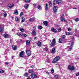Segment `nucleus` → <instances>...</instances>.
<instances>
[{
	"instance_id": "obj_1",
	"label": "nucleus",
	"mask_w": 79,
	"mask_h": 79,
	"mask_svg": "<svg viewBox=\"0 0 79 79\" xmlns=\"http://www.w3.org/2000/svg\"><path fill=\"white\" fill-rule=\"evenodd\" d=\"M60 60V56H57L54 58L53 60L52 63L55 64L57 63V61Z\"/></svg>"
},
{
	"instance_id": "obj_2",
	"label": "nucleus",
	"mask_w": 79,
	"mask_h": 79,
	"mask_svg": "<svg viewBox=\"0 0 79 79\" xmlns=\"http://www.w3.org/2000/svg\"><path fill=\"white\" fill-rule=\"evenodd\" d=\"M27 54L28 56H31V51L30 50H26Z\"/></svg>"
},
{
	"instance_id": "obj_3",
	"label": "nucleus",
	"mask_w": 79,
	"mask_h": 79,
	"mask_svg": "<svg viewBox=\"0 0 79 79\" xmlns=\"http://www.w3.org/2000/svg\"><path fill=\"white\" fill-rule=\"evenodd\" d=\"M25 53L23 51H21L19 55L20 57H24Z\"/></svg>"
},
{
	"instance_id": "obj_4",
	"label": "nucleus",
	"mask_w": 79,
	"mask_h": 79,
	"mask_svg": "<svg viewBox=\"0 0 79 79\" xmlns=\"http://www.w3.org/2000/svg\"><path fill=\"white\" fill-rule=\"evenodd\" d=\"M31 77L32 79H35V78H36L37 77V76L36 75V74L34 73L31 74Z\"/></svg>"
},
{
	"instance_id": "obj_5",
	"label": "nucleus",
	"mask_w": 79,
	"mask_h": 79,
	"mask_svg": "<svg viewBox=\"0 0 79 79\" xmlns=\"http://www.w3.org/2000/svg\"><path fill=\"white\" fill-rule=\"evenodd\" d=\"M32 34L33 36H35L36 35L37 33H36V31L35 29L33 30L32 31Z\"/></svg>"
},
{
	"instance_id": "obj_6",
	"label": "nucleus",
	"mask_w": 79,
	"mask_h": 79,
	"mask_svg": "<svg viewBox=\"0 0 79 79\" xmlns=\"http://www.w3.org/2000/svg\"><path fill=\"white\" fill-rule=\"evenodd\" d=\"M75 68L74 66H73L72 67H71V66H69L68 67V69L69 70H71V71H73V70H74L75 69Z\"/></svg>"
},
{
	"instance_id": "obj_7",
	"label": "nucleus",
	"mask_w": 79,
	"mask_h": 79,
	"mask_svg": "<svg viewBox=\"0 0 79 79\" xmlns=\"http://www.w3.org/2000/svg\"><path fill=\"white\" fill-rule=\"evenodd\" d=\"M16 34L19 36H22V35H23V32H19V33H17Z\"/></svg>"
},
{
	"instance_id": "obj_8",
	"label": "nucleus",
	"mask_w": 79,
	"mask_h": 79,
	"mask_svg": "<svg viewBox=\"0 0 79 79\" xmlns=\"http://www.w3.org/2000/svg\"><path fill=\"white\" fill-rule=\"evenodd\" d=\"M9 35L8 34H7V33H5L4 34V38H5V39H7V38H8V36H9Z\"/></svg>"
},
{
	"instance_id": "obj_9",
	"label": "nucleus",
	"mask_w": 79,
	"mask_h": 79,
	"mask_svg": "<svg viewBox=\"0 0 79 79\" xmlns=\"http://www.w3.org/2000/svg\"><path fill=\"white\" fill-rule=\"evenodd\" d=\"M58 9V7L57 6H54V11L55 13H56L57 12V10Z\"/></svg>"
},
{
	"instance_id": "obj_10",
	"label": "nucleus",
	"mask_w": 79,
	"mask_h": 79,
	"mask_svg": "<svg viewBox=\"0 0 79 79\" xmlns=\"http://www.w3.org/2000/svg\"><path fill=\"white\" fill-rule=\"evenodd\" d=\"M74 44V42H73L72 43V44H71V45L70 46V47L69 49V51H71V50L72 49V47H73V45Z\"/></svg>"
},
{
	"instance_id": "obj_11",
	"label": "nucleus",
	"mask_w": 79,
	"mask_h": 79,
	"mask_svg": "<svg viewBox=\"0 0 79 79\" xmlns=\"http://www.w3.org/2000/svg\"><path fill=\"white\" fill-rule=\"evenodd\" d=\"M57 4H61L63 3V1L62 0H57Z\"/></svg>"
},
{
	"instance_id": "obj_12",
	"label": "nucleus",
	"mask_w": 79,
	"mask_h": 79,
	"mask_svg": "<svg viewBox=\"0 0 79 79\" xmlns=\"http://www.w3.org/2000/svg\"><path fill=\"white\" fill-rule=\"evenodd\" d=\"M60 19L62 22L63 23L65 21V19L62 16L61 18Z\"/></svg>"
},
{
	"instance_id": "obj_13",
	"label": "nucleus",
	"mask_w": 79,
	"mask_h": 79,
	"mask_svg": "<svg viewBox=\"0 0 79 79\" xmlns=\"http://www.w3.org/2000/svg\"><path fill=\"white\" fill-rule=\"evenodd\" d=\"M34 20H35V19H34V18H30L29 20V21L30 22H33V21H34Z\"/></svg>"
},
{
	"instance_id": "obj_14",
	"label": "nucleus",
	"mask_w": 79,
	"mask_h": 79,
	"mask_svg": "<svg viewBox=\"0 0 79 79\" xmlns=\"http://www.w3.org/2000/svg\"><path fill=\"white\" fill-rule=\"evenodd\" d=\"M63 42V40L61 39H59V43H60V44H62Z\"/></svg>"
},
{
	"instance_id": "obj_15",
	"label": "nucleus",
	"mask_w": 79,
	"mask_h": 79,
	"mask_svg": "<svg viewBox=\"0 0 79 79\" xmlns=\"http://www.w3.org/2000/svg\"><path fill=\"white\" fill-rule=\"evenodd\" d=\"M37 45L38 47H41V45H42V43L40 41H38L37 43Z\"/></svg>"
},
{
	"instance_id": "obj_16",
	"label": "nucleus",
	"mask_w": 79,
	"mask_h": 79,
	"mask_svg": "<svg viewBox=\"0 0 79 79\" xmlns=\"http://www.w3.org/2000/svg\"><path fill=\"white\" fill-rule=\"evenodd\" d=\"M51 31L52 32H54L55 33H56V32H57L56 30L54 29L53 28H52Z\"/></svg>"
},
{
	"instance_id": "obj_17",
	"label": "nucleus",
	"mask_w": 79,
	"mask_h": 79,
	"mask_svg": "<svg viewBox=\"0 0 79 79\" xmlns=\"http://www.w3.org/2000/svg\"><path fill=\"white\" fill-rule=\"evenodd\" d=\"M12 48L14 50H16L17 48L16 46L13 45L12 46Z\"/></svg>"
},
{
	"instance_id": "obj_18",
	"label": "nucleus",
	"mask_w": 79,
	"mask_h": 79,
	"mask_svg": "<svg viewBox=\"0 0 79 79\" xmlns=\"http://www.w3.org/2000/svg\"><path fill=\"white\" fill-rule=\"evenodd\" d=\"M28 7H29V4H25L24 6V8H25V9H27Z\"/></svg>"
},
{
	"instance_id": "obj_19",
	"label": "nucleus",
	"mask_w": 79,
	"mask_h": 79,
	"mask_svg": "<svg viewBox=\"0 0 79 79\" xmlns=\"http://www.w3.org/2000/svg\"><path fill=\"white\" fill-rule=\"evenodd\" d=\"M55 53V48H52V53L53 54Z\"/></svg>"
},
{
	"instance_id": "obj_20",
	"label": "nucleus",
	"mask_w": 79,
	"mask_h": 79,
	"mask_svg": "<svg viewBox=\"0 0 79 79\" xmlns=\"http://www.w3.org/2000/svg\"><path fill=\"white\" fill-rule=\"evenodd\" d=\"M57 3H58L57 0H54V1L53 2V4L55 5Z\"/></svg>"
},
{
	"instance_id": "obj_21",
	"label": "nucleus",
	"mask_w": 79,
	"mask_h": 79,
	"mask_svg": "<svg viewBox=\"0 0 79 79\" xmlns=\"http://www.w3.org/2000/svg\"><path fill=\"white\" fill-rule=\"evenodd\" d=\"M38 9L40 10H42V7L40 6V5H39L37 6Z\"/></svg>"
},
{
	"instance_id": "obj_22",
	"label": "nucleus",
	"mask_w": 79,
	"mask_h": 79,
	"mask_svg": "<svg viewBox=\"0 0 79 79\" xmlns=\"http://www.w3.org/2000/svg\"><path fill=\"white\" fill-rule=\"evenodd\" d=\"M24 21H25V18H24V17H22V23H23V22H24Z\"/></svg>"
},
{
	"instance_id": "obj_23",
	"label": "nucleus",
	"mask_w": 79,
	"mask_h": 79,
	"mask_svg": "<svg viewBox=\"0 0 79 79\" xmlns=\"http://www.w3.org/2000/svg\"><path fill=\"white\" fill-rule=\"evenodd\" d=\"M43 23H44L45 26H47V25H48V23L47 21H44L43 22Z\"/></svg>"
},
{
	"instance_id": "obj_24",
	"label": "nucleus",
	"mask_w": 79,
	"mask_h": 79,
	"mask_svg": "<svg viewBox=\"0 0 79 79\" xmlns=\"http://www.w3.org/2000/svg\"><path fill=\"white\" fill-rule=\"evenodd\" d=\"M25 2L27 3H29L31 2V0H25Z\"/></svg>"
},
{
	"instance_id": "obj_25",
	"label": "nucleus",
	"mask_w": 79,
	"mask_h": 79,
	"mask_svg": "<svg viewBox=\"0 0 79 79\" xmlns=\"http://www.w3.org/2000/svg\"><path fill=\"white\" fill-rule=\"evenodd\" d=\"M13 6V5L11 4H9L8 5V7H9V8H12Z\"/></svg>"
},
{
	"instance_id": "obj_26",
	"label": "nucleus",
	"mask_w": 79,
	"mask_h": 79,
	"mask_svg": "<svg viewBox=\"0 0 79 79\" xmlns=\"http://www.w3.org/2000/svg\"><path fill=\"white\" fill-rule=\"evenodd\" d=\"M34 72V71H33V70L31 69V70H30L28 71V73H33Z\"/></svg>"
},
{
	"instance_id": "obj_27",
	"label": "nucleus",
	"mask_w": 79,
	"mask_h": 79,
	"mask_svg": "<svg viewBox=\"0 0 79 79\" xmlns=\"http://www.w3.org/2000/svg\"><path fill=\"white\" fill-rule=\"evenodd\" d=\"M14 13L15 15H18V10H16L15 12Z\"/></svg>"
},
{
	"instance_id": "obj_28",
	"label": "nucleus",
	"mask_w": 79,
	"mask_h": 79,
	"mask_svg": "<svg viewBox=\"0 0 79 79\" xmlns=\"http://www.w3.org/2000/svg\"><path fill=\"white\" fill-rule=\"evenodd\" d=\"M45 9L46 10H48V4L46 3V6L45 7Z\"/></svg>"
},
{
	"instance_id": "obj_29",
	"label": "nucleus",
	"mask_w": 79,
	"mask_h": 79,
	"mask_svg": "<svg viewBox=\"0 0 79 79\" xmlns=\"http://www.w3.org/2000/svg\"><path fill=\"white\" fill-rule=\"evenodd\" d=\"M19 18L18 17L15 18V20L16 21H19Z\"/></svg>"
},
{
	"instance_id": "obj_30",
	"label": "nucleus",
	"mask_w": 79,
	"mask_h": 79,
	"mask_svg": "<svg viewBox=\"0 0 79 79\" xmlns=\"http://www.w3.org/2000/svg\"><path fill=\"white\" fill-rule=\"evenodd\" d=\"M65 34L66 35H71V33L69 32H65Z\"/></svg>"
},
{
	"instance_id": "obj_31",
	"label": "nucleus",
	"mask_w": 79,
	"mask_h": 79,
	"mask_svg": "<svg viewBox=\"0 0 79 79\" xmlns=\"http://www.w3.org/2000/svg\"><path fill=\"white\" fill-rule=\"evenodd\" d=\"M61 38H62L63 39H65V38H66V36L65 35H62L61 36Z\"/></svg>"
},
{
	"instance_id": "obj_32",
	"label": "nucleus",
	"mask_w": 79,
	"mask_h": 79,
	"mask_svg": "<svg viewBox=\"0 0 79 79\" xmlns=\"http://www.w3.org/2000/svg\"><path fill=\"white\" fill-rule=\"evenodd\" d=\"M28 75H29V74L28 73H25L24 74V76H25L26 77H28Z\"/></svg>"
},
{
	"instance_id": "obj_33",
	"label": "nucleus",
	"mask_w": 79,
	"mask_h": 79,
	"mask_svg": "<svg viewBox=\"0 0 79 79\" xmlns=\"http://www.w3.org/2000/svg\"><path fill=\"white\" fill-rule=\"evenodd\" d=\"M52 43H54L55 44V43H56V40H55V39L54 38L52 40Z\"/></svg>"
},
{
	"instance_id": "obj_34",
	"label": "nucleus",
	"mask_w": 79,
	"mask_h": 79,
	"mask_svg": "<svg viewBox=\"0 0 79 79\" xmlns=\"http://www.w3.org/2000/svg\"><path fill=\"white\" fill-rule=\"evenodd\" d=\"M26 43L27 45H29V44H30V41L29 40H27L26 42Z\"/></svg>"
},
{
	"instance_id": "obj_35",
	"label": "nucleus",
	"mask_w": 79,
	"mask_h": 79,
	"mask_svg": "<svg viewBox=\"0 0 79 79\" xmlns=\"http://www.w3.org/2000/svg\"><path fill=\"white\" fill-rule=\"evenodd\" d=\"M4 70L2 69H1L0 70V73H1L2 74L4 73Z\"/></svg>"
},
{
	"instance_id": "obj_36",
	"label": "nucleus",
	"mask_w": 79,
	"mask_h": 79,
	"mask_svg": "<svg viewBox=\"0 0 79 79\" xmlns=\"http://www.w3.org/2000/svg\"><path fill=\"white\" fill-rule=\"evenodd\" d=\"M55 43H52L51 44V46L53 47V46H55Z\"/></svg>"
},
{
	"instance_id": "obj_37",
	"label": "nucleus",
	"mask_w": 79,
	"mask_h": 79,
	"mask_svg": "<svg viewBox=\"0 0 79 79\" xmlns=\"http://www.w3.org/2000/svg\"><path fill=\"white\" fill-rule=\"evenodd\" d=\"M3 15L4 17H6L7 16V14L6 12H4Z\"/></svg>"
},
{
	"instance_id": "obj_38",
	"label": "nucleus",
	"mask_w": 79,
	"mask_h": 79,
	"mask_svg": "<svg viewBox=\"0 0 79 79\" xmlns=\"http://www.w3.org/2000/svg\"><path fill=\"white\" fill-rule=\"evenodd\" d=\"M54 77L56 78V79H58V78H59L60 76H58L57 75H55L54 76Z\"/></svg>"
},
{
	"instance_id": "obj_39",
	"label": "nucleus",
	"mask_w": 79,
	"mask_h": 79,
	"mask_svg": "<svg viewBox=\"0 0 79 79\" xmlns=\"http://www.w3.org/2000/svg\"><path fill=\"white\" fill-rule=\"evenodd\" d=\"M20 31L23 32H24V30L23 29V28H21L20 29Z\"/></svg>"
},
{
	"instance_id": "obj_40",
	"label": "nucleus",
	"mask_w": 79,
	"mask_h": 79,
	"mask_svg": "<svg viewBox=\"0 0 79 79\" xmlns=\"http://www.w3.org/2000/svg\"><path fill=\"white\" fill-rule=\"evenodd\" d=\"M3 29L2 28H0V32H3Z\"/></svg>"
},
{
	"instance_id": "obj_41",
	"label": "nucleus",
	"mask_w": 79,
	"mask_h": 79,
	"mask_svg": "<svg viewBox=\"0 0 79 79\" xmlns=\"http://www.w3.org/2000/svg\"><path fill=\"white\" fill-rule=\"evenodd\" d=\"M44 51H45L46 52H48V50L47 49H46L45 48H44L43 49Z\"/></svg>"
},
{
	"instance_id": "obj_42",
	"label": "nucleus",
	"mask_w": 79,
	"mask_h": 79,
	"mask_svg": "<svg viewBox=\"0 0 79 79\" xmlns=\"http://www.w3.org/2000/svg\"><path fill=\"white\" fill-rule=\"evenodd\" d=\"M38 28L39 29H42V27L40 26L38 27Z\"/></svg>"
},
{
	"instance_id": "obj_43",
	"label": "nucleus",
	"mask_w": 79,
	"mask_h": 79,
	"mask_svg": "<svg viewBox=\"0 0 79 79\" xmlns=\"http://www.w3.org/2000/svg\"><path fill=\"white\" fill-rule=\"evenodd\" d=\"M23 15V12H21L20 13V17H21V16H22Z\"/></svg>"
},
{
	"instance_id": "obj_44",
	"label": "nucleus",
	"mask_w": 79,
	"mask_h": 79,
	"mask_svg": "<svg viewBox=\"0 0 79 79\" xmlns=\"http://www.w3.org/2000/svg\"><path fill=\"white\" fill-rule=\"evenodd\" d=\"M58 31V32H60L61 31V28H59Z\"/></svg>"
},
{
	"instance_id": "obj_45",
	"label": "nucleus",
	"mask_w": 79,
	"mask_h": 79,
	"mask_svg": "<svg viewBox=\"0 0 79 79\" xmlns=\"http://www.w3.org/2000/svg\"><path fill=\"white\" fill-rule=\"evenodd\" d=\"M51 72L52 73H54V70L53 69H52Z\"/></svg>"
},
{
	"instance_id": "obj_46",
	"label": "nucleus",
	"mask_w": 79,
	"mask_h": 79,
	"mask_svg": "<svg viewBox=\"0 0 79 79\" xmlns=\"http://www.w3.org/2000/svg\"><path fill=\"white\" fill-rule=\"evenodd\" d=\"M49 4L50 5H52V2H51V1H49Z\"/></svg>"
},
{
	"instance_id": "obj_47",
	"label": "nucleus",
	"mask_w": 79,
	"mask_h": 79,
	"mask_svg": "<svg viewBox=\"0 0 79 79\" xmlns=\"http://www.w3.org/2000/svg\"><path fill=\"white\" fill-rule=\"evenodd\" d=\"M79 21V19H78V18H77L75 19V21H76V22H77V21Z\"/></svg>"
},
{
	"instance_id": "obj_48",
	"label": "nucleus",
	"mask_w": 79,
	"mask_h": 79,
	"mask_svg": "<svg viewBox=\"0 0 79 79\" xmlns=\"http://www.w3.org/2000/svg\"><path fill=\"white\" fill-rule=\"evenodd\" d=\"M27 36V35H26V34H23V37H26Z\"/></svg>"
},
{
	"instance_id": "obj_49",
	"label": "nucleus",
	"mask_w": 79,
	"mask_h": 79,
	"mask_svg": "<svg viewBox=\"0 0 79 79\" xmlns=\"http://www.w3.org/2000/svg\"><path fill=\"white\" fill-rule=\"evenodd\" d=\"M79 72H78V73H77L76 74V76H79Z\"/></svg>"
},
{
	"instance_id": "obj_50",
	"label": "nucleus",
	"mask_w": 79,
	"mask_h": 79,
	"mask_svg": "<svg viewBox=\"0 0 79 79\" xmlns=\"http://www.w3.org/2000/svg\"><path fill=\"white\" fill-rule=\"evenodd\" d=\"M68 31H70L71 29L70 28H68Z\"/></svg>"
},
{
	"instance_id": "obj_51",
	"label": "nucleus",
	"mask_w": 79,
	"mask_h": 79,
	"mask_svg": "<svg viewBox=\"0 0 79 79\" xmlns=\"http://www.w3.org/2000/svg\"><path fill=\"white\" fill-rule=\"evenodd\" d=\"M33 5L34 6H36V4H33Z\"/></svg>"
},
{
	"instance_id": "obj_52",
	"label": "nucleus",
	"mask_w": 79,
	"mask_h": 79,
	"mask_svg": "<svg viewBox=\"0 0 79 79\" xmlns=\"http://www.w3.org/2000/svg\"><path fill=\"white\" fill-rule=\"evenodd\" d=\"M5 64H9V63L8 62L6 63Z\"/></svg>"
},
{
	"instance_id": "obj_53",
	"label": "nucleus",
	"mask_w": 79,
	"mask_h": 79,
	"mask_svg": "<svg viewBox=\"0 0 79 79\" xmlns=\"http://www.w3.org/2000/svg\"><path fill=\"white\" fill-rule=\"evenodd\" d=\"M31 68H34V66L33 65L31 66Z\"/></svg>"
},
{
	"instance_id": "obj_54",
	"label": "nucleus",
	"mask_w": 79,
	"mask_h": 79,
	"mask_svg": "<svg viewBox=\"0 0 79 79\" xmlns=\"http://www.w3.org/2000/svg\"><path fill=\"white\" fill-rule=\"evenodd\" d=\"M46 73H47V74H49V73L48 72H47Z\"/></svg>"
},
{
	"instance_id": "obj_55",
	"label": "nucleus",
	"mask_w": 79,
	"mask_h": 79,
	"mask_svg": "<svg viewBox=\"0 0 79 79\" xmlns=\"http://www.w3.org/2000/svg\"><path fill=\"white\" fill-rule=\"evenodd\" d=\"M73 9H75V10L77 9V8L76 7H74L73 8Z\"/></svg>"
},
{
	"instance_id": "obj_56",
	"label": "nucleus",
	"mask_w": 79,
	"mask_h": 79,
	"mask_svg": "<svg viewBox=\"0 0 79 79\" xmlns=\"http://www.w3.org/2000/svg\"><path fill=\"white\" fill-rule=\"evenodd\" d=\"M14 57H15V56H12L11 57V59H13V58H14Z\"/></svg>"
},
{
	"instance_id": "obj_57",
	"label": "nucleus",
	"mask_w": 79,
	"mask_h": 79,
	"mask_svg": "<svg viewBox=\"0 0 79 79\" xmlns=\"http://www.w3.org/2000/svg\"><path fill=\"white\" fill-rule=\"evenodd\" d=\"M23 26H26V24H23Z\"/></svg>"
},
{
	"instance_id": "obj_58",
	"label": "nucleus",
	"mask_w": 79,
	"mask_h": 79,
	"mask_svg": "<svg viewBox=\"0 0 79 79\" xmlns=\"http://www.w3.org/2000/svg\"><path fill=\"white\" fill-rule=\"evenodd\" d=\"M34 39H35V40L37 39V37H35V38H34Z\"/></svg>"
},
{
	"instance_id": "obj_59",
	"label": "nucleus",
	"mask_w": 79,
	"mask_h": 79,
	"mask_svg": "<svg viewBox=\"0 0 79 79\" xmlns=\"http://www.w3.org/2000/svg\"><path fill=\"white\" fill-rule=\"evenodd\" d=\"M27 79H31V78H28Z\"/></svg>"
},
{
	"instance_id": "obj_60",
	"label": "nucleus",
	"mask_w": 79,
	"mask_h": 79,
	"mask_svg": "<svg viewBox=\"0 0 79 79\" xmlns=\"http://www.w3.org/2000/svg\"><path fill=\"white\" fill-rule=\"evenodd\" d=\"M34 28H35V29H36V27H34Z\"/></svg>"
},
{
	"instance_id": "obj_61",
	"label": "nucleus",
	"mask_w": 79,
	"mask_h": 79,
	"mask_svg": "<svg viewBox=\"0 0 79 79\" xmlns=\"http://www.w3.org/2000/svg\"><path fill=\"white\" fill-rule=\"evenodd\" d=\"M66 15L67 16H68V15L66 14Z\"/></svg>"
},
{
	"instance_id": "obj_62",
	"label": "nucleus",
	"mask_w": 79,
	"mask_h": 79,
	"mask_svg": "<svg viewBox=\"0 0 79 79\" xmlns=\"http://www.w3.org/2000/svg\"><path fill=\"white\" fill-rule=\"evenodd\" d=\"M19 0H18V2H19Z\"/></svg>"
},
{
	"instance_id": "obj_63",
	"label": "nucleus",
	"mask_w": 79,
	"mask_h": 79,
	"mask_svg": "<svg viewBox=\"0 0 79 79\" xmlns=\"http://www.w3.org/2000/svg\"><path fill=\"white\" fill-rule=\"evenodd\" d=\"M50 42H51V40H50Z\"/></svg>"
}]
</instances>
